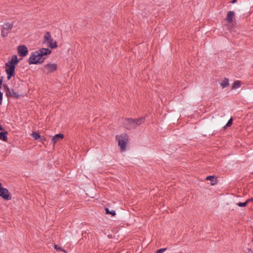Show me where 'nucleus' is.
<instances>
[{"instance_id": "24", "label": "nucleus", "mask_w": 253, "mask_h": 253, "mask_svg": "<svg viewBox=\"0 0 253 253\" xmlns=\"http://www.w3.org/2000/svg\"><path fill=\"white\" fill-rule=\"evenodd\" d=\"M2 81L1 79H0V84H2Z\"/></svg>"}, {"instance_id": "21", "label": "nucleus", "mask_w": 253, "mask_h": 253, "mask_svg": "<svg viewBox=\"0 0 253 253\" xmlns=\"http://www.w3.org/2000/svg\"><path fill=\"white\" fill-rule=\"evenodd\" d=\"M166 250V248H162L158 250L155 253H163Z\"/></svg>"}, {"instance_id": "13", "label": "nucleus", "mask_w": 253, "mask_h": 253, "mask_svg": "<svg viewBox=\"0 0 253 253\" xmlns=\"http://www.w3.org/2000/svg\"><path fill=\"white\" fill-rule=\"evenodd\" d=\"M7 132H0V139L3 140V141H6L7 140Z\"/></svg>"}, {"instance_id": "10", "label": "nucleus", "mask_w": 253, "mask_h": 253, "mask_svg": "<svg viewBox=\"0 0 253 253\" xmlns=\"http://www.w3.org/2000/svg\"><path fill=\"white\" fill-rule=\"evenodd\" d=\"M17 51L20 56L23 57L26 56L28 52L27 47L25 45H19L18 46Z\"/></svg>"}, {"instance_id": "20", "label": "nucleus", "mask_w": 253, "mask_h": 253, "mask_svg": "<svg viewBox=\"0 0 253 253\" xmlns=\"http://www.w3.org/2000/svg\"><path fill=\"white\" fill-rule=\"evenodd\" d=\"M232 123H233V120H232V118H231V119H230L228 120V121L227 123L226 124V126H225L224 127H225L226 126H227V127H229V126H231V125L232 124Z\"/></svg>"}, {"instance_id": "2", "label": "nucleus", "mask_w": 253, "mask_h": 253, "mask_svg": "<svg viewBox=\"0 0 253 253\" xmlns=\"http://www.w3.org/2000/svg\"><path fill=\"white\" fill-rule=\"evenodd\" d=\"M20 60L18 59L16 55L11 56L10 60L5 64V71L7 74V80H10L15 75V66Z\"/></svg>"}, {"instance_id": "27", "label": "nucleus", "mask_w": 253, "mask_h": 253, "mask_svg": "<svg viewBox=\"0 0 253 253\" xmlns=\"http://www.w3.org/2000/svg\"><path fill=\"white\" fill-rule=\"evenodd\" d=\"M2 129H3L2 127L0 125V130H2Z\"/></svg>"}, {"instance_id": "5", "label": "nucleus", "mask_w": 253, "mask_h": 253, "mask_svg": "<svg viewBox=\"0 0 253 253\" xmlns=\"http://www.w3.org/2000/svg\"><path fill=\"white\" fill-rule=\"evenodd\" d=\"M43 43L47 44L48 46L51 48H55L57 47L56 42L52 38L49 32H47L44 36Z\"/></svg>"}, {"instance_id": "16", "label": "nucleus", "mask_w": 253, "mask_h": 253, "mask_svg": "<svg viewBox=\"0 0 253 253\" xmlns=\"http://www.w3.org/2000/svg\"><path fill=\"white\" fill-rule=\"evenodd\" d=\"M105 210L106 214H111L112 216H115L116 214L114 210L110 211L108 208H106Z\"/></svg>"}, {"instance_id": "23", "label": "nucleus", "mask_w": 253, "mask_h": 253, "mask_svg": "<svg viewBox=\"0 0 253 253\" xmlns=\"http://www.w3.org/2000/svg\"><path fill=\"white\" fill-rule=\"evenodd\" d=\"M236 1H237V0H233L231 1V2H232V3H235V2H236Z\"/></svg>"}, {"instance_id": "14", "label": "nucleus", "mask_w": 253, "mask_h": 253, "mask_svg": "<svg viewBox=\"0 0 253 253\" xmlns=\"http://www.w3.org/2000/svg\"><path fill=\"white\" fill-rule=\"evenodd\" d=\"M220 85L222 87V88H225L228 86L229 84L228 79L227 78H225L221 83Z\"/></svg>"}, {"instance_id": "8", "label": "nucleus", "mask_w": 253, "mask_h": 253, "mask_svg": "<svg viewBox=\"0 0 253 253\" xmlns=\"http://www.w3.org/2000/svg\"><path fill=\"white\" fill-rule=\"evenodd\" d=\"M3 87L5 89V94L7 97H13L18 98L19 95L13 89H10L7 85H3Z\"/></svg>"}, {"instance_id": "12", "label": "nucleus", "mask_w": 253, "mask_h": 253, "mask_svg": "<svg viewBox=\"0 0 253 253\" xmlns=\"http://www.w3.org/2000/svg\"><path fill=\"white\" fill-rule=\"evenodd\" d=\"M234 16V12L233 11H229L227 12L226 20L228 23L232 22Z\"/></svg>"}, {"instance_id": "1", "label": "nucleus", "mask_w": 253, "mask_h": 253, "mask_svg": "<svg viewBox=\"0 0 253 253\" xmlns=\"http://www.w3.org/2000/svg\"><path fill=\"white\" fill-rule=\"evenodd\" d=\"M51 52V50L44 48L35 51L32 53L29 58L28 63L30 65L41 64L44 60L45 56L50 54Z\"/></svg>"}, {"instance_id": "6", "label": "nucleus", "mask_w": 253, "mask_h": 253, "mask_svg": "<svg viewBox=\"0 0 253 253\" xmlns=\"http://www.w3.org/2000/svg\"><path fill=\"white\" fill-rule=\"evenodd\" d=\"M12 28L13 23H5L3 25L1 29V36L3 37H6L8 34L11 32Z\"/></svg>"}, {"instance_id": "3", "label": "nucleus", "mask_w": 253, "mask_h": 253, "mask_svg": "<svg viewBox=\"0 0 253 253\" xmlns=\"http://www.w3.org/2000/svg\"><path fill=\"white\" fill-rule=\"evenodd\" d=\"M144 118H140L135 120L126 119L124 122V127L128 129H134L144 122Z\"/></svg>"}, {"instance_id": "15", "label": "nucleus", "mask_w": 253, "mask_h": 253, "mask_svg": "<svg viewBox=\"0 0 253 253\" xmlns=\"http://www.w3.org/2000/svg\"><path fill=\"white\" fill-rule=\"evenodd\" d=\"M241 86V82L239 81H236L234 82L232 85V88L235 89L240 87Z\"/></svg>"}, {"instance_id": "26", "label": "nucleus", "mask_w": 253, "mask_h": 253, "mask_svg": "<svg viewBox=\"0 0 253 253\" xmlns=\"http://www.w3.org/2000/svg\"><path fill=\"white\" fill-rule=\"evenodd\" d=\"M252 252L251 249H248V253H250Z\"/></svg>"}, {"instance_id": "22", "label": "nucleus", "mask_w": 253, "mask_h": 253, "mask_svg": "<svg viewBox=\"0 0 253 253\" xmlns=\"http://www.w3.org/2000/svg\"><path fill=\"white\" fill-rule=\"evenodd\" d=\"M54 248L57 250V251H64L62 248L61 247H58L57 245H55L54 246Z\"/></svg>"}, {"instance_id": "17", "label": "nucleus", "mask_w": 253, "mask_h": 253, "mask_svg": "<svg viewBox=\"0 0 253 253\" xmlns=\"http://www.w3.org/2000/svg\"><path fill=\"white\" fill-rule=\"evenodd\" d=\"M31 135L35 140H38L41 137V135H40L39 133L37 132H33Z\"/></svg>"}, {"instance_id": "7", "label": "nucleus", "mask_w": 253, "mask_h": 253, "mask_svg": "<svg viewBox=\"0 0 253 253\" xmlns=\"http://www.w3.org/2000/svg\"><path fill=\"white\" fill-rule=\"evenodd\" d=\"M0 196L5 200H10L11 199L8 189L3 187L0 189Z\"/></svg>"}, {"instance_id": "11", "label": "nucleus", "mask_w": 253, "mask_h": 253, "mask_svg": "<svg viewBox=\"0 0 253 253\" xmlns=\"http://www.w3.org/2000/svg\"><path fill=\"white\" fill-rule=\"evenodd\" d=\"M63 137L64 135L63 134H57L52 137L51 140L53 144H54L57 142L62 140L63 138Z\"/></svg>"}, {"instance_id": "28", "label": "nucleus", "mask_w": 253, "mask_h": 253, "mask_svg": "<svg viewBox=\"0 0 253 253\" xmlns=\"http://www.w3.org/2000/svg\"><path fill=\"white\" fill-rule=\"evenodd\" d=\"M1 183L0 182V189L2 187H1Z\"/></svg>"}, {"instance_id": "25", "label": "nucleus", "mask_w": 253, "mask_h": 253, "mask_svg": "<svg viewBox=\"0 0 253 253\" xmlns=\"http://www.w3.org/2000/svg\"><path fill=\"white\" fill-rule=\"evenodd\" d=\"M247 200H249V202H250V201H252L253 200V199H249Z\"/></svg>"}, {"instance_id": "4", "label": "nucleus", "mask_w": 253, "mask_h": 253, "mask_svg": "<svg viewBox=\"0 0 253 253\" xmlns=\"http://www.w3.org/2000/svg\"><path fill=\"white\" fill-rule=\"evenodd\" d=\"M116 138L118 140V145L122 151H125L128 140V136L126 133H123L120 135H117Z\"/></svg>"}, {"instance_id": "19", "label": "nucleus", "mask_w": 253, "mask_h": 253, "mask_svg": "<svg viewBox=\"0 0 253 253\" xmlns=\"http://www.w3.org/2000/svg\"><path fill=\"white\" fill-rule=\"evenodd\" d=\"M206 179L211 180V185H214V183H213V180L214 179V177L213 176H211V175L208 176L206 178Z\"/></svg>"}, {"instance_id": "9", "label": "nucleus", "mask_w": 253, "mask_h": 253, "mask_svg": "<svg viewBox=\"0 0 253 253\" xmlns=\"http://www.w3.org/2000/svg\"><path fill=\"white\" fill-rule=\"evenodd\" d=\"M44 68L45 69V72L47 73H50L55 71L57 68V65L56 64H47L45 65Z\"/></svg>"}, {"instance_id": "18", "label": "nucleus", "mask_w": 253, "mask_h": 253, "mask_svg": "<svg viewBox=\"0 0 253 253\" xmlns=\"http://www.w3.org/2000/svg\"><path fill=\"white\" fill-rule=\"evenodd\" d=\"M249 203V200H247L245 202L241 203L239 202L237 204L239 207H244L247 205V204Z\"/></svg>"}]
</instances>
